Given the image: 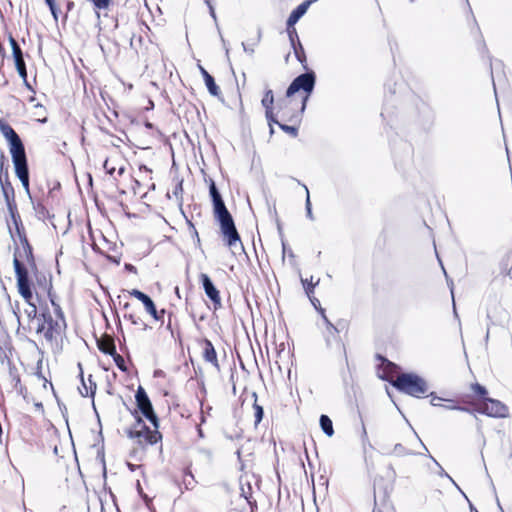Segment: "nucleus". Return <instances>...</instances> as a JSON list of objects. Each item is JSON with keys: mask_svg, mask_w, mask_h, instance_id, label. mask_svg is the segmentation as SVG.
I'll return each mask as SVG.
<instances>
[{"mask_svg": "<svg viewBox=\"0 0 512 512\" xmlns=\"http://www.w3.org/2000/svg\"><path fill=\"white\" fill-rule=\"evenodd\" d=\"M200 281L202 283L206 296L214 303L215 306H220L221 298L219 295V291L213 284L211 278L207 274L201 273Z\"/></svg>", "mask_w": 512, "mask_h": 512, "instance_id": "nucleus-12", "label": "nucleus"}, {"mask_svg": "<svg viewBox=\"0 0 512 512\" xmlns=\"http://www.w3.org/2000/svg\"><path fill=\"white\" fill-rule=\"evenodd\" d=\"M183 192L182 181L178 182L173 190L174 196L178 199Z\"/></svg>", "mask_w": 512, "mask_h": 512, "instance_id": "nucleus-42", "label": "nucleus"}, {"mask_svg": "<svg viewBox=\"0 0 512 512\" xmlns=\"http://www.w3.org/2000/svg\"><path fill=\"white\" fill-rule=\"evenodd\" d=\"M22 251L19 248L14 252L13 265L17 279V287L20 295L28 303V308L25 309V314L29 319H37V308L31 303L32 289L29 280L28 270L21 262L20 258H25L30 265H35L32 247L29 245L28 240L24 238L22 241Z\"/></svg>", "mask_w": 512, "mask_h": 512, "instance_id": "nucleus-1", "label": "nucleus"}, {"mask_svg": "<svg viewBox=\"0 0 512 512\" xmlns=\"http://www.w3.org/2000/svg\"><path fill=\"white\" fill-rule=\"evenodd\" d=\"M124 172V168L119 169V174H122Z\"/></svg>", "mask_w": 512, "mask_h": 512, "instance_id": "nucleus-64", "label": "nucleus"}, {"mask_svg": "<svg viewBox=\"0 0 512 512\" xmlns=\"http://www.w3.org/2000/svg\"><path fill=\"white\" fill-rule=\"evenodd\" d=\"M115 355H116L115 361H116L118 367L123 370L124 369L122 367V363L124 362L123 358L120 355H118V354H115Z\"/></svg>", "mask_w": 512, "mask_h": 512, "instance_id": "nucleus-45", "label": "nucleus"}, {"mask_svg": "<svg viewBox=\"0 0 512 512\" xmlns=\"http://www.w3.org/2000/svg\"><path fill=\"white\" fill-rule=\"evenodd\" d=\"M51 303L54 306V310H55V313H56V316H57L56 319H65L61 307L58 304H56L54 302V300H51Z\"/></svg>", "mask_w": 512, "mask_h": 512, "instance_id": "nucleus-40", "label": "nucleus"}, {"mask_svg": "<svg viewBox=\"0 0 512 512\" xmlns=\"http://www.w3.org/2000/svg\"><path fill=\"white\" fill-rule=\"evenodd\" d=\"M318 311H319V313H320V315H321V317H322V319H323V318H324V316H326V314H325V310H324L323 308H321V307H320V308H318Z\"/></svg>", "mask_w": 512, "mask_h": 512, "instance_id": "nucleus-55", "label": "nucleus"}, {"mask_svg": "<svg viewBox=\"0 0 512 512\" xmlns=\"http://www.w3.org/2000/svg\"><path fill=\"white\" fill-rule=\"evenodd\" d=\"M316 82V75L314 71L310 70L297 76L289 85L286 91V96L291 97L295 93L303 90L307 95L303 99L301 110L304 111L308 96L313 92Z\"/></svg>", "mask_w": 512, "mask_h": 512, "instance_id": "nucleus-4", "label": "nucleus"}, {"mask_svg": "<svg viewBox=\"0 0 512 512\" xmlns=\"http://www.w3.org/2000/svg\"><path fill=\"white\" fill-rule=\"evenodd\" d=\"M312 281H313V277H311L310 282H308L307 279H301V282L303 284V287H304L305 292H306L308 297H310L313 294L314 287L319 284L320 280L317 279L315 283H313Z\"/></svg>", "mask_w": 512, "mask_h": 512, "instance_id": "nucleus-24", "label": "nucleus"}, {"mask_svg": "<svg viewBox=\"0 0 512 512\" xmlns=\"http://www.w3.org/2000/svg\"><path fill=\"white\" fill-rule=\"evenodd\" d=\"M207 6L209 7L210 15L213 17V19L216 20V14H215L214 7L211 4V0H209V4H207Z\"/></svg>", "mask_w": 512, "mask_h": 512, "instance_id": "nucleus-47", "label": "nucleus"}, {"mask_svg": "<svg viewBox=\"0 0 512 512\" xmlns=\"http://www.w3.org/2000/svg\"><path fill=\"white\" fill-rule=\"evenodd\" d=\"M242 495L245 497V499H246L249 503H251V502L249 501L248 496L245 494V491H244L243 489H242Z\"/></svg>", "mask_w": 512, "mask_h": 512, "instance_id": "nucleus-59", "label": "nucleus"}, {"mask_svg": "<svg viewBox=\"0 0 512 512\" xmlns=\"http://www.w3.org/2000/svg\"><path fill=\"white\" fill-rule=\"evenodd\" d=\"M141 169H144L145 171H150V169H148V167H147V166H141V167H140V170H141Z\"/></svg>", "mask_w": 512, "mask_h": 512, "instance_id": "nucleus-61", "label": "nucleus"}, {"mask_svg": "<svg viewBox=\"0 0 512 512\" xmlns=\"http://www.w3.org/2000/svg\"><path fill=\"white\" fill-rule=\"evenodd\" d=\"M0 185L6 204L14 203V188L9 181V174L7 169H5V174L2 175V181L0 180Z\"/></svg>", "mask_w": 512, "mask_h": 512, "instance_id": "nucleus-14", "label": "nucleus"}, {"mask_svg": "<svg viewBox=\"0 0 512 512\" xmlns=\"http://www.w3.org/2000/svg\"><path fill=\"white\" fill-rule=\"evenodd\" d=\"M305 190H306V201H305V209H306V216L307 218H309L310 220H314V216H313V213H312V206H311V201H310V195H309V190L306 186H304Z\"/></svg>", "mask_w": 512, "mask_h": 512, "instance_id": "nucleus-30", "label": "nucleus"}, {"mask_svg": "<svg viewBox=\"0 0 512 512\" xmlns=\"http://www.w3.org/2000/svg\"><path fill=\"white\" fill-rule=\"evenodd\" d=\"M201 75L203 76V79L205 80V76H211L206 69H204L202 66H199Z\"/></svg>", "mask_w": 512, "mask_h": 512, "instance_id": "nucleus-48", "label": "nucleus"}, {"mask_svg": "<svg viewBox=\"0 0 512 512\" xmlns=\"http://www.w3.org/2000/svg\"><path fill=\"white\" fill-rule=\"evenodd\" d=\"M449 403L450 404L444 405L443 407L448 409V410H458V411L468 412V413H471V414L473 413L471 408L457 405V404L454 403L453 400H449Z\"/></svg>", "mask_w": 512, "mask_h": 512, "instance_id": "nucleus-29", "label": "nucleus"}, {"mask_svg": "<svg viewBox=\"0 0 512 512\" xmlns=\"http://www.w3.org/2000/svg\"><path fill=\"white\" fill-rule=\"evenodd\" d=\"M393 452L396 454V455H399V456H402V455H408V454H411L410 452H408V450L400 443L396 444L394 446V449H393Z\"/></svg>", "mask_w": 512, "mask_h": 512, "instance_id": "nucleus-34", "label": "nucleus"}, {"mask_svg": "<svg viewBox=\"0 0 512 512\" xmlns=\"http://www.w3.org/2000/svg\"><path fill=\"white\" fill-rule=\"evenodd\" d=\"M213 210L215 219L220 224L221 233L224 240L230 248L239 245L243 249V245L236 229L232 215L228 211L223 199L213 202Z\"/></svg>", "mask_w": 512, "mask_h": 512, "instance_id": "nucleus-2", "label": "nucleus"}, {"mask_svg": "<svg viewBox=\"0 0 512 512\" xmlns=\"http://www.w3.org/2000/svg\"><path fill=\"white\" fill-rule=\"evenodd\" d=\"M202 343L204 360L211 363L217 370H220L217 353L212 342L209 339H204Z\"/></svg>", "mask_w": 512, "mask_h": 512, "instance_id": "nucleus-13", "label": "nucleus"}, {"mask_svg": "<svg viewBox=\"0 0 512 512\" xmlns=\"http://www.w3.org/2000/svg\"><path fill=\"white\" fill-rule=\"evenodd\" d=\"M91 1L94 4V6L99 10L106 9L110 5V2H111V0H91Z\"/></svg>", "mask_w": 512, "mask_h": 512, "instance_id": "nucleus-35", "label": "nucleus"}, {"mask_svg": "<svg viewBox=\"0 0 512 512\" xmlns=\"http://www.w3.org/2000/svg\"><path fill=\"white\" fill-rule=\"evenodd\" d=\"M265 115H266V119L268 121V124L270 126V129H271V133L273 132V128H272V124L275 123L279 126V122L276 120L275 116H274V113H273V110H267L265 111Z\"/></svg>", "mask_w": 512, "mask_h": 512, "instance_id": "nucleus-33", "label": "nucleus"}, {"mask_svg": "<svg viewBox=\"0 0 512 512\" xmlns=\"http://www.w3.org/2000/svg\"><path fill=\"white\" fill-rule=\"evenodd\" d=\"M124 318L128 319L129 321H131V323L133 325H143V329L146 330L148 329V325L143 323V321L141 320L140 317L130 313V314H125L124 315Z\"/></svg>", "mask_w": 512, "mask_h": 512, "instance_id": "nucleus-31", "label": "nucleus"}, {"mask_svg": "<svg viewBox=\"0 0 512 512\" xmlns=\"http://www.w3.org/2000/svg\"><path fill=\"white\" fill-rule=\"evenodd\" d=\"M104 168L107 170V173L110 175H112L115 171V168H108L107 161H105V163H104Z\"/></svg>", "mask_w": 512, "mask_h": 512, "instance_id": "nucleus-50", "label": "nucleus"}, {"mask_svg": "<svg viewBox=\"0 0 512 512\" xmlns=\"http://www.w3.org/2000/svg\"><path fill=\"white\" fill-rule=\"evenodd\" d=\"M135 400L141 414L149 420L155 428L159 427L158 417L154 412L152 403L142 386L136 390Z\"/></svg>", "mask_w": 512, "mask_h": 512, "instance_id": "nucleus-6", "label": "nucleus"}, {"mask_svg": "<svg viewBox=\"0 0 512 512\" xmlns=\"http://www.w3.org/2000/svg\"><path fill=\"white\" fill-rule=\"evenodd\" d=\"M16 70H17L19 76L22 78L23 82H26V80H27L26 64L16 67Z\"/></svg>", "mask_w": 512, "mask_h": 512, "instance_id": "nucleus-39", "label": "nucleus"}, {"mask_svg": "<svg viewBox=\"0 0 512 512\" xmlns=\"http://www.w3.org/2000/svg\"><path fill=\"white\" fill-rule=\"evenodd\" d=\"M320 426L322 431L329 437L334 434L333 424L331 419L327 415L320 416Z\"/></svg>", "mask_w": 512, "mask_h": 512, "instance_id": "nucleus-18", "label": "nucleus"}, {"mask_svg": "<svg viewBox=\"0 0 512 512\" xmlns=\"http://www.w3.org/2000/svg\"><path fill=\"white\" fill-rule=\"evenodd\" d=\"M430 457L439 466V468H440L439 475L447 477L459 489V487L454 482V480L444 471V469L439 465V463L432 456H430Z\"/></svg>", "mask_w": 512, "mask_h": 512, "instance_id": "nucleus-41", "label": "nucleus"}, {"mask_svg": "<svg viewBox=\"0 0 512 512\" xmlns=\"http://www.w3.org/2000/svg\"><path fill=\"white\" fill-rule=\"evenodd\" d=\"M205 85L212 96L219 97L221 94L220 88L215 83L213 76H205Z\"/></svg>", "mask_w": 512, "mask_h": 512, "instance_id": "nucleus-20", "label": "nucleus"}, {"mask_svg": "<svg viewBox=\"0 0 512 512\" xmlns=\"http://www.w3.org/2000/svg\"><path fill=\"white\" fill-rule=\"evenodd\" d=\"M183 484L185 485V489H187V490L193 488V486L195 484V479H194V476L191 473V471L186 470L184 472Z\"/></svg>", "mask_w": 512, "mask_h": 512, "instance_id": "nucleus-25", "label": "nucleus"}, {"mask_svg": "<svg viewBox=\"0 0 512 512\" xmlns=\"http://www.w3.org/2000/svg\"><path fill=\"white\" fill-rule=\"evenodd\" d=\"M287 33L291 43V47L296 46L299 40L298 34L294 26H287Z\"/></svg>", "mask_w": 512, "mask_h": 512, "instance_id": "nucleus-26", "label": "nucleus"}, {"mask_svg": "<svg viewBox=\"0 0 512 512\" xmlns=\"http://www.w3.org/2000/svg\"><path fill=\"white\" fill-rule=\"evenodd\" d=\"M279 127H280L281 130H283L284 132L290 134L293 137H296L297 134H298V129L295 126H289V125L281 123V124H279Z\"/></svg>", "mask_w": 512, "mask_h": 512, "instance_id": "nucleus-32", "label": "nucleus"}, {"mask_svg": "<svg viewBox=\"0 0 512 512\" xmlns=\"http://www.w3.org/2000/svg\"><path fill=\"white\" fill-rule=\"evenodd\" d=\"M128 437L131 439H137L140 445H154L162 439V435L158 431V428L154 427V430H151L145 424H143L142 428L138 431L129 430Z\"/></svg>", "mask_w": 512, "mask_h": 512, "instance_id": "nucleus-8", "label": "nucleus"}, {"mask_svg": "<svg viewBox=\"0 0 512 512\" xmlns=\"http://www.w3.org/2000/svg\"><path fill=\"white\" fill-rule=\"evenodd\" d=\"M472 411L495 418H504L508 415L507 406L499 400L492 398H485L484 401L477 405L476 408L472 409Z\"/></svg>", "mask_w": 512, "mask_h": 512, "instance_id": "nucleus-7", "label": "nucleus"}, {"mask_svg": "<svg viewBox=\"0 0 512 512\" xmlns=\"http://www.w3.org/2000/svg\"><path fill=\"white\" fill-rule=\"evenodd\" d=\"M378 512H395L392 507H385L382 510H379Z\"/></svg>", "mask_w": 512, "mask_h": 512, "instance_id": "nucleus-54", "label": "nucleus"}, {"mask_svg": "<svg viewBox=\"0 0 512 512\" xmlns=\"http://www.w3.org/2000/svg\"><path fill=\"white\" fill-rule=\"evenodd\" d=\"M45 2L50 9H53V6H55V0H45Z\"/></svg>", "mask_w": 512, "mask_h": 512, "instance_id": "nucleus-52", "label": "nucleus"}, {"mask_svg": "<svg viewBox=\"0 0 512 512\" xmlns=\"http://www.w3.org/2000/svg\"><path fill=\"white\" fill-rule=\"evenodd\" d=\"M253 397L255 398L253 409H254V417H255V426H257L263 419L264 410L261 405L257 403V395L253 393Z\"/></svg>", "mask_w": 512, "mask_h": 512, "instance_id": "nucleus-21", "label": "nucleus"}, {"mask_svg": "<svg viewBox=\"0 0 512 512\" xmlns=\"http://www.w3.org/2000/svg\"><path fill=\"white\" fill-rule=\"evenodd\" d=\"M125 269L131 273H136L137 272V269L134 265L132 264H129V263H126L125 264Z\"/></svg>", "mask_w": 512, "mask_h": 512, "instance_id": "nucleus-46", "label": "nucleus"}, {"mask_svg": "<svg viewBox=\"0 0 512 512\" xmlns=\"http://www.w3.org/2000/svg\"><path fill=\"white\" fill-rule=\"evenodd\" d=\"M241 45H242V48H243L244 52H246V53H248V54H250V55H252V54L254 53V48H253V46H254L255 44H253V45H249V44H247V43H245V42H242V44H241Z\"/></svg>", "mask_w": 512, "mask_h": 512, "instance_id": "nucleus-43", "label": "nucleus"}, {"mask_svg": "<svg viewBox=\"0 0 512 512\" xmlns=\"http://www.w3.org/2000/svg\"><path fill=\"white\" fill-rule=\"evenodd\" d=\"M323 321L326 325V329L328 332L339 333V328L333 325L327 316H324Z\"/></svg>", "mask_w": 512, "mask_h": 512, "instance_id": "nucleus-37", "label": "nucleus"}, {"mask_svg": "<svg viewBox=\"0 0 512 512\" xmlns=\"http://www.w3.org/2000/svg\"><path fill=\"white\" fill-rule=\"evenodd\" d=\"M15 168V174L20 180L25 191L30 194L29 190V169L27 164V157H21L12 161Z\"/></svg>", "mask_w": 512, "mask_h": 512, "instance_id": "nucleus-11", "label": "nucleus"}, {"mask_svg": "<svg viewBox=\"0 0 512 512\" xmlns=\"http://www.w3.org/2000/svg\"><path fill=\"white\" fill-rule=\"evenodd\" d=\"M209 193H210L212 202L222 199V196H221L219 190L217 189L216 184L213 180H211L210 185H209Z\"/></svg>", "mask_w": 512, "mask_h": 512, "instance_id": "nucleus-27", "label": "nucleus"}, {"mask_svg": "<svg viewBox=\"0 0 512 512\" xmlns=\"http://www.w3.org/2000/svg\"><path fill=\"white\" fill-rule=\"evenodd\" d=\"M310 298V301L311 303L313 304V306L318 309L317 305L320 304L319 300L317 298H312L311 296L309 297Z\"/></svg>", "mask_w": 512, "mask_h": 512, "instance_id": "nucleus-49", "label": "nucleus"}, {"mask_svg": "<svg viewBox=\"0 0 512 512\" xmlns=\"http://www.w3.org/2000/svg\"><path fill=\"white\" fill-rule=\"evenodd\" d=\"M42 318L45 320L47 328L45 331V339L52 342L65 330L66 321L65 319H53L50 313H42Z\"/></svg>", "mask_w": 512, "mask_h": 512, "instance_id": "nucleus-9", "label": "nucleus"}, {"mask_svg": "<svg viewBox=\"0 0 512 512\" xmlns=\"http://www.w3.org/2000/svg\"><path fill=\"white\" fill-rule=\"evenodd\" d=\"M129 294L143 303L146 312L150 314L154 320L163 321L165 310L162 309L158 311L153 300L147 294L138 289H132L129 291Z\"/></svg>", "mask_w": 512, "mask_h": 512, "instance_id": "nucleus-10", "label": "nucleus"}, {"mask_svg": "<svg viewBox=\"0 0 512 512\" xmlns=\"http://www.w3.org/2000/svg\"><path fill=\"white\" fill-rule=\"evenodd\" d=\"M37 321H38V327L36 329V332L39 334V333H44L45 334V331H46V323H45V320L42 318V314L39 315L37 317Z\"/></svg>", "mask_w": 512, "mask_h": 512, "instance_id": "nucleus-38", "label": "nucleus"}, {"mask_svg": "<svg viewBox=\"0 0 512 512\" xmlns=\"http://www.w3.org/2000/svg\"><path fill=\"white\" fill-rule=\"evenodd\" d=\"M488 326H490V325L488 324ZM489 334H490V332H489V327H487V332H486V335H485V341H486V342H487V341H488V339H489Z\"/></svg>", "mask_w": 512, "mask_h": 512, "instance_id": "nucleus-57", "label": "nucleus"}, {"mask_svg": "<svg viewBox=\"0 0 512 512\" xmlns=\"http://www.w3.org/2000/svg\"><path fill=\"white\" fill-rule=\"evenodd\" d=\"M260 38H261V33H260V31H258V36H257V41H256V43H257V42H259Z\"/></svg>", "mask_w": 512, "mask_h": 512, "instance_id": "nucleus-62", "label": "nucleus"}, {"mask_svg": "<svg viewBox=\"0 0 512 512\" xmlns=\"http://www.w3.org/2000/svg\"><path fill=\"white\" fill-rule=\"evenodd\" d=\"M5 174L4 163L0 160V180L2 181V175Z\"/></svg>", "mask_w": 512, "mask_h": 512, "instance_id": "nucleus-51", "label": "nucleus"}, {"mask_svg": "<svg viewBox=\"0 0 512 512\" xmlns=\"http://www.w3.org/2000/svg\"><path fill=\"white\" fill-rule=\"evenodd\" d=\"M80 376H81V384H82V388H79V391L81 393L82 396H91V397H94L95 395V392H96V383L92 380V375H89L88 376V383H86L84 377H83V372L81 371L80 373Z\"/></svg>", "mask_w": 512, "mask_h": 512, "instance_id": "nucleus-15", "label": "nucleus"}, {"mask_svg": "<svg viewBox=\"0 0 512 512\" xmlns=\"http://www.w3.org/2000/svg\"><path fill=\"white\" fill-rule=\"evenodd\" d=\"M98 349L104 354L115 355L116 347L114 344V340L110 337H105L97 340Z\"/></svg>", "mask_w": 512, "mask_h": 512, "instance_id": "nucleus-16", "label": "nucleus"}, {"mask_svg": "<svg viewBox=\"0 0 512 512\" xmlns=\"http://www.w3.org/2000/svg\"><path fill=\"white\" fill-rule=\"evenodd\" d=\"M470 509H471V512H478L473 506L472 504L470 503Z\"/></svg>", "mask_w": 512, "mask_h": 512, "instance_id": "nucleus-60", "label": "nucleus"}, {"mask_svg": "<svg viewBox=\"0 0 512 512\" xmlns=\"http://www.w3.org/2000/svg\"><path fill=\"white\" fill-rule=\"evenodd\" d=\"M9 42L12 48V54L15 62V67L21 66L25 64L24 56L22 49L20 48L18 42L12 37H9Z\"/></svg>", "mask_w": 512, "mask_h": 512, "instance_id": "nucleus-17", "label": "nucleus"}, {"mask_svg": "<svg viewBox=\"0 0 512 512\" xmlns=\"http://www.w3.org/2000/svg\"><path fill=\"white\" fill-rule=\"evenodd\" d=\"M24 85L26 86V88H28L29 90L33 91V88L30 85V83L28 82V80H26V82H24Z\"/></svg>", "mask_w": 512, "mask_h": 512, "instance_id": "nucleus-56", "label": "nucleus"}, {"mask_svg": "<svg viewBox=\"0 0 512 512\" xmlns=\"http://www.w3.org/2000/svg\"><path fill=\"white\" fill-rule=\"evenodd\" d=\"M390 383L398 391L413 397H421V395L428 391L426 381L413 373H402L395 380H390Z\"/></svg>", "mask_w": 512, "mask_h": 512, "instance_id": "nucleus-3", "label": "nucleus"}, {"mask_svg": "<svg viewBox=\"0 0 512 512\" xmlns=\"http://www.w3.org/2000/svg\"><path fill=\"white\" fill-rule=\"evenodd\" d=\"M194 234L196 236L197 242L199 243L200 242V238H199L198 232L196 231L195 228H194Z\"/></svg>", "mask_w": 512, "mask_h": 512, "instance_id": "nucleus-58", "label": "nucleus"}, {"mask_svg": "<svg viewBox=\"0 0 512 512\" xmlns=\"http://www.w3.org/2000/svg\"><path fill=\"white\" fill-rule=\"evenodd\" d=\"M0 131L9 143L12 161L26 156L22 140L9 124L0 120Z\"/></svg>", "mask_w": 512, "mask_h": 512, "instance_id": "nucleus-5", "label": "nucleus"}, {"mask_svg": "<svg viewBox=\"0 0 512 512\" xmlns=\"http://www.w3.org/2000/svg\"><path fill=\"white\" fill-rule=\"evenodd\" d=\"M429 396L431 397V405H433V406H440L441 405L439 403V401H441L442 398L437 397L434 393H430Z\"/></svg>", "mask_w": 512, "mask_h": 512, "instance_id": "nucleus-44", "label": "nucleus"}, {"mask_svg": "<svg viewBox=\"0 0 512 512\" xmlns=\"http://www.w3.org/2000/svg\"><path fill=\"white\" fill-rule=\"evenodd\" d=\"M7 208L10 212L11 218L16 226V229L19 231V224L21 223V219H20L19 214L17 213V208H16L15 202L7 204Z\"/></svg>", "mask_w": 512, "mask_h": 512, "instance_id": "nucleus-23", "label": "nucleus"}, {"mask_svg": "<svg viewBox=\"0 0 512 512\" xmlns=\"http://www.w3.org/2000/svg\"><path fill=\"white\" fill-rule=\"evenodd\" d=\"M261 102H262L263 107L265 108V111L273 110L274 95H273L272 90H267L265 92V95Z\"/></svg>", "mask_w": 512, "mask_h": 512, "instance_id": "nucleus-22", "label": "nucleus"}, {"mask_svg": "<svg viewBox=\"0 0 512 512\" xmlns=\"http://www.w3.org/2000/svg\"><path fill=\"white\" fill-rule=\"evenodd\" d=\"M472 390L482 397H484L487 394L486 388L478 383L472 385Z\"/></svg>", "mask_w": 512, "mask_h": 512, "instance_id": "nucleus-36", "label": "nucleus"}, {"mask_svg": "<svg viewBox=\"0 0 512 512\" xmlns=\"http://www.w3.org/2000/svg\"><path fill=\"white\" fill-rule=\"evenodd\" d=\"M334 342L337 343L338 345L341 344V341H340V338H339V333L328 332L326 330V344H327V346L331 347Z\"/></svg>", "mask_w": 512, "mask_h": 512, "instance_id": "nucleus-28", "label": "nucleus"}, {"mask_svg": "<svg viewBox=\"0 0 512 512\" xmlns=\"http://www.w3.org/2000/svg\"><path fill=\"white\" fill-rule=\"evenodd\" d=\"M129 307H130V304L128 302L124 304L125 309H128Z\"/></svg>", "mask_w": 512, "mask_h": 512, "instance_id": "nucleus-63", "label": "nucleus"}, {"mask_svg": "<svg viewBox=\"0 0 512 512\" xmlns=\"http://www.w3.org/2000/svg\"><path fill=\"white\" fill-rule=\"evenodd\" d=\"M52 15L54 16L55 20H57V8L56 5L53 6V9H50Z\"/></svg>", "mask_w": 512, "mask_h": 512, "instance_id": "nucleus-53", "label": "nucleus"}, {"mask_svg": "<svg viewBox=\"0 0 512 512\" xmlns=\"http://www.w3.org/2000/svg\"><path fill=\"white\" fill-rule=\"evenodd\" d=\"M292 49L294 51L296 59L302 64L304 69H307V58L301 42L298 41L297 45L293 46Z\"/></svg>", "mask_w": 512, "mask_h": 512, "instance_id": "nucleus-19", "label": "nucleus"}]
</instances>
